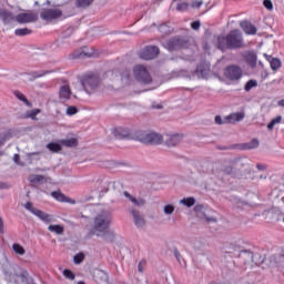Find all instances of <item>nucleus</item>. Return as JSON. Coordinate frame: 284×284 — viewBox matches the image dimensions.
Returning <instances> with one entry per match:
<instances>
[{
    "instance_id": "obj_1",
    "label": "nucleus",
    "mask_w": 284,
    "mask_h": 284,
    "mask_svg": "<svg viewBox=\"0 0 284 284\" xmlns=\"http://www.w3.org/2000/svg\"><path fill=\"white\" fill-rule=\"evenodd\" d=\"M244 47L243 33L240 30H232L227 36L217 37V48L222 52H225V50H241Z\"/></svg>"
},
{
    "instance_id": "obj_2",
    "label": "nucleus",
    "mask_w": 284,
    "mask_h": 284,
    "mask_svg": "<svg viewBox=\"0 0 284 284\" xmlns=\"http://www.w3.org/2000/svg\"><path fill=\"white\" fill-rule=\"evenodd\" d=\"M112 212L110 211H102L95 215L90 231L91 236H103L112 224Z\"/></svg>"
},
{
    "instance_id": "obj_3",
    "label": "nucleus",
    "mask_w": 284,
    "mask_h": 284,
    "mask_svg": "<svg viewBox=\"0 0 284 284\" xmlns=\"http://www.w3.org/2000/svg\"><path fill=\"white\" fill-rule=\"evenodd\" d=\"M24 207L28 210V212H31V214H33L34 216L40 219V221H42V223H45L47 225L49 223H54V215L48 214V213L34 207V205H32V202H27L24 204Z\"/></svg>"
},
{
    "instance_id": "obj_4",
    "label": "nucleus",
    "mask_w": 284,
    "mask_h": 284,
    "mask_svg": "<svg viewBox=\"0 0 284 284\" xmlns=\"http://www.w3.org/2000/svg\"><path fill=\"white\" fill-rule=\"evenodd\" d=\"M81 84L87 94H92L99 88V77L93 73L83 75Z\"/></svg>"
},
{
    "instance_id": "obj_5",
    "label": "nucleus",
    "mask_w": 284,
    "mask_h": 284,
    "mask_svg": "<svg viewBox=\"0 0 284 284\" xmlns=\"http://www.w3.org/2000/svg\"><path fill=\"white\" fill-rule=\"evenodd\" d=\"M133 75L140 83H152V75H150V71L143 64H138L133 68Z\"/></svg>"
},
{
    "instance_id": "obj_6",
    "label": "nucleus",
    "mask_w": 284,
    "mask_h": 284,
    "mask_svg": "<svg viewBox=\"0 0 284 284\" xmlns=\"http://www.w3.org/2000/svg\"><path fill=\"white\" fill-rule=\"evenodd\" d=\"M138 141H140V143H146L150 145H160V143H163V135L154 132L141 133L138 136Z\"/></svg>"
},
{
    "instance_id": "obj_7",
    "label": "nucleus",
    "mask_w": 284,
    "mask_h": 284,
    "mask_svg": "<svg viewBox=\"0 0 284 284\" xmlns=\"http://www.w3.org/2000/svg\"><path fill=\"white\" fill-rule=\"evenodd\" d=\"M211 72L210 63L207 62H201L190 79H209Z\"/></svg>"
},
{
    "instance_id": "obj_8",
    "label": "nucleus",
    "mask_w": 284,
    "mask_h": 284,
    "mask_svg": "<svg viewBox=\"0 0 284 284\" xmlns=\"http://www.w3.org/2000/svg\"><path fill=\"white\" fill-rule=\"evenodd\" d=\"M140 59L144 61H152V59H156L159 57V49L154 45H149L142 49L139 53Z\"/></svg>"
},
{
    "instance_id": "obj_9",
    "label": "nucleus",
    "mask_w": 284,
    "mask_h": 284,
    "mask_svg": "<svg viewBox=\"0 0 284 284\" xmlns=\"http://www.w3.org/2000/svg\"><path fill=\"white\" fill-rule=\"evenodd\" d=\"M63 14L61 9H44L40 17L43 21H54V19H59Z\"/></svg>"
},
{
    "instance_id": "obj_10",
    "label": "nucleus",
    "mask_w": 284,
    "mask_h": 284,
    "mask_svg": "<svg viewBox=\"0 0 284 284\" xmlns=\"http://www.w3.org/2000/svg\"><path fill=\"white\" fill-rule=\"evenodd\" d=\"M39 19V16L34 12H24L16 16L17 23L26 24V23H34Z\"/></svg>"
},
{
    "instance_id": "obj_11",
    "label": "nucleus",
    "mask_w": 284,
    "mask_h": 284,
    "mask_svg": "<svg viewBox=\"0 0 284 284\" xmlns=\"http://www.w3.org/2000/svg\"><path fill=\"white\" fill-rule=\"evenodd\" d=\"M225 78L230 79L231 81H237L243 77V70L236 65L227 67L224 71Z\"/></svg>"
},
{
    "instance_id": "obj_12",
    "label": "nucleus",
    "mask_w": 284,
    "mask_h": 284,
    "mask_svg": "<svg viewBox=\"0 0 284 284\" xmlns=\"http://www.w3.org/2000/svg\"><path fill=\"white\" fill-rule=\"evenodd\" d=\"M16 281L21 284H30L32 277H30V273L26 268H19V272L16 274Z\"/></svg>"
},
{
    "instance_id": "obj_13",
    "label": "nucleus",
    "mask_w": 284,
    "mask_h": 284,
    "mask_svg": "<svg viewBox=\"0 0 284 284\" xmlns=\"http://www.w3.org/2000/svg\"><path fill=\"white\" fill-rule=\"evenodd\" d=\"M131 214L133 216L134 225L139 229L145 227V216L141 214V212L136 210H131Z\"/></svg>"
},
{
    "instance_id": "obj_14",
    "label": "nucleus",
    "mask_w": 284,
    "mask_h": 284,
    "mask_svg": "<svg viewBox=\"0 0 284 284\" xmlns=\"http://www.w3.org/2000/svg\"><path fill=\"white\" fill-rule=\"evenodd\" d=\"M70 97H72V90L70 89V85L63 84L60 87L59 90V99L62 103H65V101H70Z\"/></svg>"
},
{
    "instance_id": "obj_15",
    "label": "nucleus",
    "mask_w": 284,
    "mask_h": 284,
    "mask_svg": "<svg viewBox=\"0 0 284 284\" xmlns=\"http://www.w3.org/2000/svg\"><path fill=\"white\" fill-rule=\"evenodd\" d=\"M0 19L4 26H10L11 21H16L17 16L12 13V11H8L6 9H0Z\"/></svg>"
},
{
    "instance_id": "obj_16",
    "label": "nucleus",
    "mask_w": 284,
    "mask_h": 284,
    "mask_svg": "<svg viewBox=\"0 0 284 284\" xmlns=\"http://www.w3.org/2000/svg\"><path fill=\"white\" fill-rule=\"evenodd\" d=\"M166 50H170L171 52L173 50H179V48H183V40L181 38H173L170 39L165 44Z\"/></svg>"
},
{
    "instance_id": "obj_17",
    "label": "nucleus",
    "mask_w": 284,
    "mask_h": 284,
    "mask_svg": "<svg viewBox=\"0 0 284 284\" xmlns=\"http://www.w3.org/2000/svg\"><path fill=\"white\" fill-rule=\"evenodd\" d=\"M264 59H266V61H268L270 65H271V70H278L282 65L281 59L278 58H272V55L264 53Z\"/></svg>"
},
{
    "instance_id": "obj_18",
    "label": "nucleus",
    "mask_w": 284,
    "mask_h": 284,
    "mask_svg": "<svg viewBox=\"0 0 284 284\" xmlns=\"http://www.w3.org/2000/svg\"><path fill=\"white\" fill-rule=\"evenodd\" d=\"M245 119V113L237 112L231 113L225 118L226 123H239V121H243Z\"/></svg>"
},
{
    "instance_id": "obj_19",
    "label": "nucleus",
    "mask_w": 284,
    "mask_h": 284,
    "mask_svg": "<svg viewBox=\"0 0 284 284\" xmlns=\"http://www.w3.org/2000/svg\"><path fill=\"white\" fill-rule=\"evenodd\" d=\"M241 28L244 30L245 34H256V27L250 21L241 22Z\"/></svg>"
},
{
    "instance_id": "obj_20",
    "label": "nucleus",
    "mask_w": 284,
    "mask_h": 284,
    "mask_svg": "<svg viewBox=\"0 0 284 284\" xmlns=\"http://www.w3.org/2000/svg\"><path fill=\"white\" fill-rule=\"evenodd\" d=\"M123 194L125 199H129V201L136 207H143V205H145V201L143 199H136L132 196L129 192H124Z\"/></svg>"
},
{
    "instance_id": "obj_21",
    "label": "nucleus",
    "mask_w": 284,
    "mask_h": 284,
    "mask_svg": "<svg viewBox=\"0 0 284 284\" xmlns=\"http://www.w3.org/2000/svg\"><path fill=\"white\" fill-rule=\"evenodd\" d=\"M123 194L125 199H129V201L136 207H143V205H145V201L143 199H136L132 196L129 192H124Z\"/></svg>"
},
{
    "instance_id": "obj_22",
    "label": "nucleus",
    "mask_w": 284,
    "mask_h": 284,
    "mask_svg": "<svg viewBox=\"0 0 284 284\" xmlns=\"http://www.w3.org/2000/svg\"><path fill=\"white\" fill-rule=\"evenodd\" d=\"M244 59L248 63V65H251L252 68H254L256 65V62L258 61L256 53L252 51L245 52Z\"/></svg>"
},
{
    "instance_id": "obj_23",
    "label": "nucleus",
    "mask_w": 284,
    "mask_h": 284,
    "mask_svg": "<svg viewBox=\"0 0 284 284\" xmlns=\"http://www.w3.org/2000/svg\"><path fill=\"white\" fill-rule=\"evenodd\" d=\"M47 150L53 153H58V152H61L63 148L61 146V143L50 142L49 144H47Z\"/></svg>"
},
{
    "instance_id": "obj_24",
    "label": "nucleus",
    "mask_w": 284,
    "mask_h": 284,
    "mask_svg": "<svg viewBox=\"0 0 284 284\" xmlns=\"http://www.w3.org/2000/svg\"><path fill=\"white\" fill-rule=\"evenodd\" d=\"M181 205H184L185 207H193V205L196 204V199L194 197H184L180 201Z\"/></svg>"
},
{
    "instance_id": "obj_25",
    "label": "nucleus",
    "mask_w": 284,
    "mask_h": 284,
    "mask_svg": "<svg viewBox=\"0 0 284 284\" xmlns=\"http://www.w3.org/2000/svg\"><path fill=\"white\" fill-rule=\"evenodd\" d=\"M61 145H65V148H77L78 141L74 138L67 139V140H60Z\"/></svg>"
},
{
    "instance_id": "obj_26",
    "label": "nucleus",
    "mask_w": 284,
    "mask_h": 284,
    "mask_svg": "<svg viewBox=\"0 0 284 284\" xmlns=\"http://www.w3.org/2000/svg\"><path fill=\"white\" fill-rule=\"evenodd\" d=\"M179 143H181V135L175 134L172 135L171 138H169V140H166V144L172 148L174 145H179Z\"/></svg>"
},
{
    "instance_id": "obj_27",
    "label": "nucleus",
    "mask_w": 284,
    "mask_h": 284,
    "mask_svg": "<svg viewBox=\"0 0 284 284\" xmlns=\"http://www.w3.org/2000/svg\"><path fill=\"white\" fill-rule=\"evenodd\" d=\"M52 199H55V201H59V203H65V194L61 193V191H53L51 192Z\"/></svg>"
},
{
    "instance_id": "obj_28",
    "label": "nucleus",
    "mask_w": 284,
    "mask_h": 284,
    "mask_svg": "<svg viewBox=\"0 0 284 284\" xmlns=\"http://www.w3.org/2000/svg\"><path fill=\"white\" fill-rule=\"evenodd\" d=\"M48 230H49V232H52L53 234H58V235H61L64 232L63 226L59 225V224L49 225Z\"/></svg>"
},
{
    "instance_id": "obj_29",
    "label": "nucleus",
    "mask_w": 284,
    "mask_h": 284,
    "mask_svg": "<svg viewBox=\"0 0 284 284\" xmlns=\"http://www.w3.org/2000/svg\"><path fill=\"white\" fill-rule=\"evenodd\" d=\"M29 180L30 183H45L48 181L45 180V176L37 174L30 175Z\"/></svg>"
},
{
    "instance_id": "obj_30",
    "label": "nucleus",
    "mask_w": 284,
    "mask_h": 284,
    "mask_svg": "<svg viewBox=\"0 0 284 284\" xmlns=\"http://www.w3.org/2000/svg\"><path fill=\"white\" fill-rule=\"evenodd\" d=\"M14 34L16 37H28V34H32V30L28 28L16 29Z\"/></svg>"
},
{
    "instance_id": "obj_31",
    "label": "nucleus",
    "mask_w": 284,
    "mask_h": 284,
    "mask_svg": "<svg viewBox=\"0 0 284 284\" xmlns=\"http://www.w3.org/2000/svg\"><path fill=\"white\" fill-rule=\"evenodd\" d=\"M258 145H260L258 139H253L248 143L244 144V150H256Z\"/></svg>"
},
{
    "instance_id": "obj_32",
    "label": "nucleus",
    "mask_w": 284,
    "mask_h": 284,
    "mask_svg": "<svg viewBox=\"0 0 284 284\" xmlns=\"http://www.w3.org/2000/svg\"><path fill=\"white\" fill-rule=\"evenodd\" d=\"M12 250L14 254H18L19 256H23L26 254V248H23V246H21L19 243H14L12 245Z\"/></svg>"
},
{
    "instance_id": "obj_33",
    "label": "nucleus",
    "mask_w": 284,
    "mask_h": 284,
    "mask_svg": "<svg viewBox=\"0 0 284 284\" xmlns=\"http://www.w3.org/2000/svg\"><path fill=\"white\" fill-rule=\"evenodd\" d=\"M174 210H176V207L173 204H165L163 206V214H165V216H172Z\"/></svg>"
},
{
    "instance_id": "obj_34",
    "label": "nucleus",
    "mask_w": 284,
    "mask_h": 284,
    "mask_svg": "<svg viewBox=\"0 0 284 284\" xmlns=\"http://www.w3.org/2000/svg\"><path fill=\"white\" fill-rule=\"evenodd\" d=\"M92 3H94V0H75L77 8H88Z\"/></svg>"
},
{
    "instance_id": "obj_35",
    "label": "nucleus",
    "mask_w": 284,
    "mask_h": 284,
    "mask_svg": "<svg viewBox=\"0 0 284 284\" xmlns=\"http://www.w3.org/2000/svg\"><path fill=\"white\" fill-rule=\"evenodd\" d=\"M175 10L178 12H187V10H190V3L180 2V3L176 4Z\"/></svg>"
},
{
    "instance_id": "obj_36",
    "label": "nucleus",
    "mask_w": 284,
    "mask_h": 284,
    "mask_svg": "<svg viewBox=\"0 0 284 284\" xmlns=\"http://www.w3.org/2000/svg\"><path fill=\"white\" fill-rule=\"evenodd\" d=\"M13 94L14 97H17V99H19V101H22L23 103H26V105L30 108L31 103L30 101H28V98H26L23 93H21L20 91H14Z\"/></svg>"
},
{
    "instance_id": "obj_37",
    "label": "nucleus",
    "mask_w": 284,
    "mask_h": 284,
    "mask_svg": "<svg viewBox=\"0 0 284 284\" xmlns=\"http://www.w3.org/2000/svg\"><path fill=\"white\" fill-rule=\"evenodd\" d=\"M281 121H283V116L282 115H277L276 118H274L268 124H267V129L268 130H274L275 125H278V123H281Z\"/></svg>"
},
{
    "instance_id": "obj_38",
    "label": "nucleus",
    "mask_w": 284,
    "mask_h": 284,
    "mask_svg": "<svg viewBox=\"0 0 284 284\" xmlns=\"http://www.w3.org/2000/svg\"><path fill=\"white\" fill-rule=\"evenodd\" d=\"M258 85V81L256 80H248L244 87L245 92H250V90H252V88H257Z\"/></svg>"
},
{
    "instance_id": "obj_39",
    "label": "nucleus",
    "mask_w": 284,
    "mask_h": 284,
    "mask_svg": "<svg viewBox=\"0 0 284 284\" xmlns=\"http://www.w3.org/2000/svg\"><path fill=\"white\" fill-rule=\"evenodd\" d=\"M159 32H161L162 34H170L172 32V27L168 26V24H161L159 28H158Z\"/></svg>"
},
{
    "instance_id": "obj_40",
    "label": "nucleus",
    "mask_w": 284,
    "mask_h": 284,
    "mask_svg": "<svg viewBox=\"0 0 284 284\" xmlns=\"http://www.w3.org/2000/svg\"><path fill=\"white\" fill-rule=\"evenodd\" d=\"M95 277L100 278V281H108V273L103 270L95 271Z\"/></svg>"
},
{
    "instance_id": "obj_41",
    "label": "nucleus",
    "mask_w": 284,
    "mask_h": 284,
    "mask_svg": "<svg viewBox=\"0 0 284 284\" xmlns=\"http://www.w3.org/2000/svg\"><path fill=\"white\" fill-rule=\"evenodd\" d=\"M174 256H175L178 263H180V265L182 267H185V260H183V256L181 255V253L179 251H174Z\"/></svg>"
},
{
    "instance_id": "obj_42",
    "label": "nucleus",
    "mask_w": 284,
    "mask_h": 284,
    "mask_svg": "<svg viewBox=\"0 0 284 284\" xmlns=\"http://www.w3.org/2000/svg\"><path fill=\"white\" fill-rule=\"evenodd\" d=\"M63 276L67 277L69 281H74V278H75L74 273L70 270H64Z\"/></svg>"
},
{
    "instance_id": "obj_43",
    "label": "nucleus",
    "mask_w": 284,
    "mask_h": 284,
    "mask_svg": "<svg viewBox=\"0 0 284 284\" xmlns=\"http://www.w3.org/2000/svg\"><path fill=\"white\" fill-rule=\"evenodd\" d=\"M75 57H94V53L88 52V48L84 47V48L82 49V52L80 53V55H75Z\"/></svg>"
},
{
    "instance_id": "obj_44",
    "label": "nucleus",
    "mask_w": 284,
    "mask_h": 284,
    "mask_svg": "<svg viewBox=\"0 0 284 284\" xmlns=\"http://www.w3.org/2000/svg\"><path fill=\"white\" fill-rule=\"evenodd\" d=\"M263 6L264 8H266V10H274V4L272 3V0H264Z\"/></svg>"
},
{
    "instance_id": "obj_45",
    "label": "nucleus",
    "mask_w": 284,
    "mask_h": 284,
    "mask_svg": "<svg viewBox=\"0 0 284 284\" xmlns=\"http://www.w3.org/2000/svg\"><path fill=\"white\" fill-rule=\"evenodd\" d=\"M191 6L194 9H199L201 6H203V0H194Z\"/></svg>"
},
{
    "instance_id": "obj_46",
    "label": "nucleus",
    "mask_w": 284,
    "mask_h": 284,
    "mask_svg": "<svg viewBox=\"0 0 284 284\" xmlns=\"http://www.w3.org/2000/svg\"><path fill=\"white\" fill-rule=\"evenodd\" d=\"M67 114H68L69 116H72V115L77 114V109H75V106H69V108L67 109Z\"/></svg>"
},
{
    "instance_id": "obj_47",
    "label": "nucleus",
    "mask_w": 284,
    "mask_h": 284,
    "mask_svg": "<svg viewBox=\"0 0 284 284\" xmlns=\"http://www.w3.org/2000/svg\"><path fill=\"white\" fill-rule=\"evenodd\" d=\"M84 256L83 254H78L73 257V261L77 265H79V263H81L83 261Z\"/></svg>"
},
{
    "instance_id": "obj_48",
    "label": "nucleus",
    "mask_w": 284,
    "mask_h": 284,
    "mask_svg": "<svg viewBox=\"0 0 284 284\" xmlns=\"http://www.w3.org/2000/svg\"><path fill=\"white\" fill-rule=\"evenodd\" d=\"M138 270H139V272H144V270H145V260H142V261L139 262Z\"/></svg>"
},
{
    "instance_id": "obj_49",
    "label": "nucleus",
    "mask_w": 284,
    "mask_h": 284,
    "mask_svg": "<svg viewBox=\"0 0 284 284\" xmlns=\"http://www.w3.org/2000/svg\"><path fill=\"white\" fill-rule=\"evenodd\" d=\"M215 123L217 124V125H223V123H227V121H223V118H221V115H216L215 116Z\"/></svg>"
},
{
    "instance_id": "obj_50",
    "label": "nucleus",
    "mask_w": 284,
    "mask_h": 284,
    "mask_svg": "<svg viewBox=\"0 0 284 284\" xmlns=\"http://www.w3.org/2000/svg\"><path fill=\"white\" fill-rule=\"evenodd\" d=\"M192 30H199L201 28V21H194L191 23Z\"/></svg>"
},
{
    "instance_id": "obj_51",
    "label": "nucleus",
    "mask_w": 284,
    "mask_h": 284,
    "mask_svg": "<svg viewBox=\"0 0 284 284\" xmlns=\"http://www.w3.org/2000/svg\"><path fill=\"white\" fill-rule=\"evenodd\" d=\"M204 207L205 206L203 204H197L194 206V212L201 213L203 212Z\"/></svg>"
},
{
    "instance_id": "obj_52",
    "label": "nucleus",
    "mask_w": 284,
    "mask_h": 284,
    "mask_svg": "<svg viewBox=\"0 0 284 284\" xmlns=\"http://www.w3.org/2000/svg\"><path fill=\"white\" fill-rule=\"evenodd\" d=\"M256 169L260 172H265V170H267V165L258 163V164H256Z\"/></svg>"
},
{
    "instance_id": "obj_53",
    "label": "nucleus",
    "mask_w": 284,
    "mask_h": 284,
    "mask_svg": "<svg viewBox=\"0 0 284 284\" xmlns=\"http://www.w3.org/2000/svg\"><path fill=\"white\" fill-rule=\"evenodd\" d=\"M21 156H19V154H14L13 155V161L17 163V165H23V163H21Z\"/></svg>"
},
{
    "instance_id": "obj_54",
    "label": "nucleus",
    "mask_w": 284,
    "mask_h": 284,
    "mask_svg": "<svg viewBox=\"0 0 284 284\" xmlns=\"http://www.w3.org/2000/svg\"><path fill=\"white\" fill-rule=\"evenodd\" d=\"M8 135L3 136V138H0V148L1 145H4L6 141L8 140ZM3 154V152L0 151V156Z\"/></svg>"
},
{
    "instance_id": "obj_55",
    "label": "nucleus",
    "mask_w": 284,
    "mask_h": 284,
    "mask_svg": "<svg viewBox=\"0 0 284 284\" xmlns=\"http://www.w3.org/2000/svg\"><path fill=\"white\" fill-rule=\"evenodd\" d=\"M45 74H50V71H42L41 73H36V79H39L41 77H45Z\"/></svg>"
},
{
    "instance_id": "obj_56",
    "label": "nucleus",
    "mask_w": 284,
    "mask_h": 284,
    "mask_svg": "<svg viewBox=\"0 0 284 284\" xmlns=\"http://www.w3.org/2000/svg\"><path fill=\"white\" fill-rule=\"evenodd\" d=\"M39 109H36L33 111H31V113L29 114L30 119H34V116H37V114H39Z\"/></svg>"
},
{
    "instance_id": "obj_57",
    "label": "nucleus",
    "mask_w": 284,
    "mask_h": 284,
    "mask_svg": "<svg viewBox=\"0 0 284 284\" xmlns=\"http://www.w3.org/2000/svg\"><path fill=\"white\" fill-rule=\"evenodd\" d=\"M64 203H70L71 205H74L77 203V201L70 199V197H65Z\"/></svg>"
},
{
    "instance_id": "obj_58",
    "label": "nucleus",
    "mask_w": 284,
    "mask_h": 284,
    "mask_svg": "<svg viewBox=\"0 0 284 284\" xmlns=\"http://www.w3.org/2000/svg\"><path fill=\"white\" fill-rule=\"evenodd\" d=\"M0 234H3V219L0 217Z\"/></svg>"
},
{
    "instance_id": "obj_59",
    "label": "nucleus",
    "mask_w": 284,
    "mask_h": 284,
    "mask_svg": "<svg viewBox=\"0 0 284 284\" xmlns=\"http://www.w3.org/2000/svg\"><path fill=\"white\" fill-rule=\"evenodd\" d=\"M206 219V221H207V223H216V219H214V217H205Z\"/></svg>"
},
{
    "instance_id": "obj_60",
    "label": "nucleus",
    "mask_w": 284,
    "mask_h": 284,
    "mask_svg": "<svg viewBox=\"0 0 284 284\" xmlns=\"http://www.w3.org/2000/svg\"><path fill=\"white\" fill-rule=\"evenodd\" d=\"M277 105H278L280 108H284V99L280 100V101L277 102Z\"/></svg>"
},
{
    "instance_id": "obj_61",
    "label": "nucleus",
    "mask_w": 284,
    "mask_h": 284,
    "mask_svg": "<svg viewBox=\"0 0 284 284\" xmlns=\"http://www.w3.org/2000/svg\"><path fill=\"white\" fill-rule=\"evenodd\" d=\"M260 179H261V180L267 179V174H265V175H260Z\"/></svg>"
},
{
    "instance_id": "obj_62",
    "label": "nucleus",
    "mask_w": 284,
    "mask_h": 284,
    "mask_svg": "<svg viewBox=\"0 0 284 284\" xmlns=\"http://www.w3.org/2000/svg\"><path fill=\"white\" fill-rule=\"evenodd\" d=\"M250 256H251V258H254V256H256V255H254L253 253H250Z\"/></svg>"
},
{
    "instance_id": "obj_63",
    "label": "nucleus",
    "mask_w": 284,
    "mask_h": 284,
    "mask_svg": "<svg viewBox=\"0 0 284 284\" xmlns=\"http://www.w3.org/2000/svg\"><path fill=\"white\" fill-rule=\"evenodd\" d=\"M78 284H85V282L80 281V282H78Z\"/></svg>"
},
{
    "instance_id": "obj_64",
    "label": "nucleus",
    "mask_w": 284,
    "mask_h": 284,
    "mask_svg": "<svg viewBox=\"0 0 284 284\" xmlns=\"http://www.w3.org/2000/svg\"><path fill=\"white\" fill-rule=\"evenodd\" d=\"M161 108H162L161 105H158V106H156L158 110H161Z\"/></svg>"
}]
</instances>
